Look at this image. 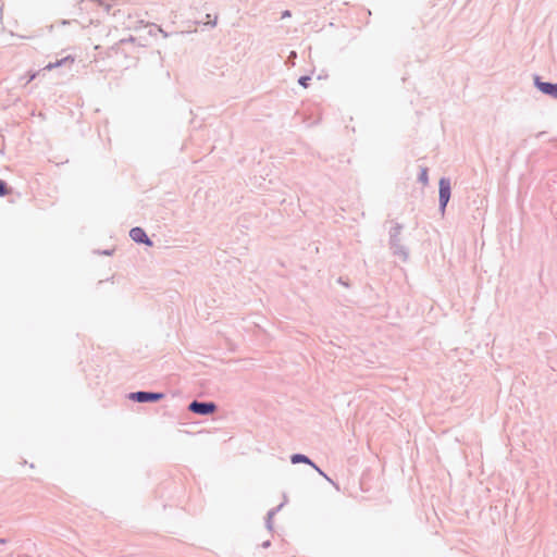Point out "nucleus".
I'll return each mask as SVG.
<instances>
[{"instance_id": "1", "label": "nucleus", "mask_w": 557, "mask_h": 557, "mask_svg": "<svg viewBox=\"0 0 557 557\" xmlns=\"http://www.w3.org/2000/svg\"><path fill=\"white\" fill-rule=\"evenodd\" d=\"M216 409L213 403H198L193 401L189 405V410L198 414H210Z\"/></svg>"}, {"instance_id": "2", "label": "nucleus", "mask_w": 557, "mask_h": 557, "mask_svg": "<svg viewBox=\"0 0 557 557\" xmlns=\"http://www.w3.org/2000/svg\"><path fill=\"white\" fill-rule=\"evenodd\" d=\"M450 198V183L446 178L440 181V203L444 209Z\"/></svg>"}, {"instance_id": "3", "label": "nucleus", "mask_w": 557, "mask_h": 557, "mask_svg": "<svg viewBox=\"0 0 557 557\" xmlns=\"http://www.w3.org/2000/svg\"><path fill=\"white\" fill-rule=\"evenodd\" d=\"M132 398L136 399L137 401H140V403L156 401V400H159L162 398V394L138 392V393L132 394Z\"/></svg>"}, {"instance_id": "4", "label": "nucleus", "mask_w": 557, "mask_h": 557, "mask_svg": "<svg viewBox=\"0 0 557 557\" xmlns=\"http://www.w3.org/2000/svg\"><path fill=\"white\" fill-rule=\"evenodd\" d=\"M129 235H131L132 239L137 243H145V244L151 245L145 231L140 227L132 228Z\"/></svg>"}, {"instance_id": "5", "label": "nucleus", "mask_w": 557, "mask_h": 557, "mask_svg": "<svg viewBox=\"0 0 557 557\" xmlns=\"http://www.w3.org/2000/svg\"><path fill=\"white\" fill-rule=\"evenodd\" d=\"M539 87L543 92L552 95L555 98H557V84L554 85L549 83H540Z\"/></svg>"}, {"instance_id": "6", "label": "nucleus", "mask_w": 557, "mask_h": 557, "mask_svg": "<svg viewBox=\"0 0 557 557\" xmlns=\"http://www.w3.org/2000/svg\"><path fill=\"white\" fill-rule=\"evenodd\" d=\"M292 462L293 463H298V462L309 463L312 467H314L321 474H323L322 471L319 468H317L305 455H299V454L293 455Z\"/></svg>"}, {"instance_id": "7", "label": "nucleus", "mask_w": 557, "mask_h": 557, "mask_svg": "<svg viewBox=\"0 0 557 557\" xmlns=\"http://www.w3.org/2000/svg\"><path fill=\"white\" fill-rule=\"evenodd\" d=\"M67 62L72 64L74 62V58L66 57V58H64V59H62L60 61H57L54 63H49L45 69L48 70V71H51L52 69L58 67L61 64L67 63Z\"/></svg>"}, {"instance_id": "8", "label": "nucleus", "mask_w": 557, "mask_h": 557, "mask_svg": "<svg viewBox=\"0 0 557 557\" xmlns=\"http://www.w3.org/2000/svg\"><path fill=\"white\" fill-rule=\"evenodd\" d=\"M8 194L7 185L3 181H0V195L4 196Z\"/></svg>"}, {"instance_id": "9", "label": "nucleus", "mask_w": 557, "mask_h": 557, "mask_svg": "<svg viewBox=\"0 0 557 557\" xmlns=\"http://www.w3.org/2000/svg\"><path fill=\"white\" fill-rule=\"evenodd\" d=\"M420 178L424 184L428 183V171L425 169L421 172Z\"/></svg>"}, {"instance_id": "10", "label": "nucleus", "mask_w": 557, "mask_h": 557, "mask_svg": "<svg viewBox=\"0 0 557 557\" xmlns=\"http://www.w3.org/2000/svg\"><path fill=\"white\" fill-rule=\"evenodd\" d=\"M289 16H290L289 11H285V12L283 13V15H282V17H283V18H284V17H289Z\"/></svg>"}, {"instance_id": "11", "label": "nucleus", "mask_w": 557, "mask_h": 557, "mask_svg": "<svg viewBox=\"0 0 557 557\" xmlns=\"http://www.w3.org/2000/svg\"><path fill=\"white\" fill-rule=\"evenodd\" d=\"M306 79H307V78H301V79L299 81V82H300V84H301V85H304V86H307V85H306Z\"/></svg>"}]
</instances>
